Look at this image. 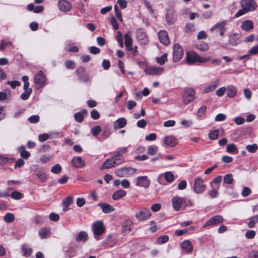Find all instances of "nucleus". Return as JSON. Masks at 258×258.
<instances>
[{
  "label": "nucleus",
  "instance_id": "f3484780",
  "mask_svg": "<svg viewBox=\"0 0 258 258\" xmlns=\"http://www.w3.org/2000/svg\"><path fill=\"white\" fill-rule=\"evenodd\" d=\"M158 36L161 43L165 45L169 44V39L168 34L166 31L161 30L158 32Z\"/></svg>",
  "mask_w": 258,
  "mask_h": 258
},
{
  "label": "nucleus",
  "instance_id": "72a5a7b5",
  "mask_svg": "<svg viewBox=\"0 0 258 258\" xmlns=\"http://www.w3.org/2000/svg\"><path fill=\"white\" fill-rule=\"evenodd\" d=\"M211 187L212 189L208 192L209 196L212 198L217 197L218 195V190L220 185L219 184H216V185Z\"/></svg>",
  "mask_w": 258,
  "mask_h": 258
},
{
  "label": "nucleus",
  "instance_id": "4d7b16f0",
  "mask_svg": "<svg viewBox=\"0 0 258 258\" xmlns=\"http://www.w3.org/2000/svg\"><path fill=\"white\" fill-rule=\"evenodd\" d=\"M116 40L119 43V46L121 47H123V37L120 31L117 32V36L116 37Z\"/></svg>",
  "mask_w": 258,
  "mask_h": 258
},
{
  "label": "nucleus",
  "instance_id": "f704fd0d",
  "mask_svg": "<svg viewBox=\"0 0 258 258\" xmlns=\"http://www.w3.org/2000/svg\"><path fill=\"white\" fill-rule=\"evenodd\" d=\"M18 151L20 153L21 156L24 159H28L30 156V153L26 151L24 146L20 147L18 148Z\"/></svg>",
  "mask_w": 258,
  "mask_h": 258
},
{
  "label": "nucleus",
  "instance_id": "6e6552de",
  "mask_svg": "<svg viewBox=\"0 0 258 258\" xmlns=\"http://www.w3.org/2000/svg\"><path fill=\"white\" fill-rule=\"evenodd\" d=\"M34 82L37 85V89L43 87L45 85L46 79L43 72L39 71L36 74Z\"/></svg>",
  "mask_w": 258,
  "mask_h": 258
},
{
  "label": "nucleus",
  "instance_id": "f03ea898",
  "mask_svg": "<svg viewBox=\"0 0 258 258\" xmlns=\"http://www.w3.org/2000/svg\"><path fill=\"white\" fill-rule=\"evenodd\" d=\"M124 162V159L122 158H114L113 156L110 158L107 159L106 161L103 163L101 170H104L105 169H109L115 166H117L121 164Z\"/></svg>",
  "mask_w": 258,
  "mask_h": 258
},
{
  "label": "nucleus",
  "instance_id": "3c124183",
  "mask_svg": "<svg viewBox=\"0 0 258 258\" xmlns=\"http://www.w3.org/2000/svg\"><path fill=\"white\" fill-rule=\"evenodd\" d=\"M224 182L227 184H231L233 181V176L231 174H226L224 176Z\"/></svg>",
  "mask_w": 258,
  "mask_h": 258
},
{
  "label": "nucleus",
  "instance_id": "0eeeda50",
  "mask_svg": "<svg viewBox=\"0 0 258 258\" xmlns=\"http://www.w3.org/2000/svg\"><path fill=\"white\" fill-rule=\"evenodd\" d=\"M151 213L150 210L146 208L141 209L135 214L136 218L139 221H145L150 218Z\"/></svg>",
  "mask_w": 258,
  "mask_h": 258
},
{
  "label": "nucleus",
  "instance_id": "39448f33",
  "mask_svg": "<svg viewBox=\"0 0 258 258\" xmlns=\"http://www.w3.org/2000/svg\"><path fill=\"white\" fill-rule=\"evenodd\" d=\"M195 96V91L194 89L185 88L182 95L183 103L184 104H188L194 100Z\"/></svg>",
  "mask_w": 258,
  "mask_h": 258
},
{
  "label": "nucleus",
  "instance_id": "9b49d317",
  "mask_svg": "<svg viewBox=\"0 0 258 258\" xmlns=\"http://www.w3.org/2000/svg\"><path fill=\"white\" fill-rule=\"evenodd\" d=\"M186 204V199L178 197H173L172 199V205L175 211H179L181 208L182 205Z\"/></svg>",
  "mask_w": 258,
  "mask_h": 258
},
{
  "label": "nucleus",
  "instance_id": "13d9d810",
  "mask_svg": "<svg viewBox=\"0 0 258 258\" xmlns=\"http://www.w3.org/2000/svg\"><path fill=\"white\" fill-rule=\"evenodd\" d=\"M22 194L18 191H13L11 195V197L12 199L15 200H20L22 198Z\"/></svg>",
  "mask_w": 258,
  "mask_h": 258
},
{
  "label": "nucleus",
  "instance_id": "aec40b11",
  "mask_svg": "<svg viewBox=\"0 0 258 258\" xmlns=\"http://www.w3.org/2000/svg\"><path fill=\"white\" fill-rule=\"evenodd\" d=\"M127 124V120L124 117H120L115 120L113 124L114 129H119L124 127Z\"/></svg>",
  "mask_w": 258,
  "mask_h": 258
},
{
  "label": "nucleus",
  "instance_id": "412c9836",
  "mask_svg": "<svg viewBox=\"0 0 258 258\" xmlns=\"http://www.w3.org/2000/svg\"><path fill=\"white\" fill-rule=\"evenodd\" d=\"M34 172L36 176L41 181L44 182L46 181L47 177L43 168L40 167L36 168Z\"/></svg>",
  "mask_w": 258,
  "mask_h": 258
},
{
  "label": "nucleus",
  "instance_id": "7c9ffc66",
  "mask_svg": "<svg viewBox=\"0 0 258 258\" xmlns=\"http://www.w3.org/2000/svg\"><path fill=\"white\" fill-rule=\"evenodd\" d=\"M88 239L87 233L85 231L80 232L76 236V240L78 242L85 241Z\"/></svg>",
  "mask_w": 258,
  "mask_h": 258
},
{
  "label": "nucleus",
  "instance_id": "c85d7f7f",
  "mask_svg": "<svg viewBox=\"0 0 258 258\" xmlns=\"http://www.w3.org/2000/svg\"><path fill=\"white\" fill-rule=\"evenodd\" d=\"M22 251L25 256L28 257L31 254L33 250L29 245L24 244L22 245Z\"/></svg>",
  "mask_w": 258,
  "mask_h": 258
},
{
  "label": "nucleus",
  "instance_id": "774afa93",
  "mask_svg": "<svg viewBox=\"0 0 258 258\" xmlns=\"http://www.w3.org/2000/svg\"><path fill=\"white\" fill-rule=\"evenodd\" d=\"M251 189L248 187H244L241 192V195L243 197H246L251 194Z\"/></svg>",
  "mask_w": 258,
  "mask_h": 258
},
{
  "label": "nucleus",
  "instance_id": "680f3d73",
  "mask_svg": "<svg viewBox=\"0 0 258 258\" xmlns=\"http://www.w3.org/2000/svg\"><path fill=\"white\" fill-rule=\"evenodd\" d=\"M39 116L38 115H33L28 118V120L31 123H36L39 121Z\"/></svg>",
  "mask_w": 258,
  "mask_h": 258
},
{
  "label": "nucleus",
  "instance_id": "bb28decb",
  "mask_svg": "<svg viewBox=\"0 0 258 258\" xmlns=\"http://www.w3.org/2000/svg\"><path fill=\"white\" fill-rule=\"evenodd\" d=\"M223 221L222 217L220 215H216L210 218L209 221L207 222V225H214L222 222Z\"/></svg>",
  "mask_w": 258,
  "mask_h": 258
},
{
  "label": "nucleus",
  "instance_id": "6e6d98bb",
  "mask_svg": "<svg viewBox=\"0 0 258 258\" xmlns=\"http://www.w3.org/2000/svg\"><path fill=\"white\" fill-rule=\"evenodd\" d=\"M218 130H215L212 132H211L209 134V137L211 140H215L218 138Z\"/></svg>",
  "mask_w": 258,
  "mask_h": 258
},
{
  "label": "nucleus",
  "instance_id": "0e129e2a",
  "mask_svg": "<svg viewBox=\"0 0 258 258\" xmlns=\"http://www.w3.org/2000/svg\"><path fill=\"white\" fill-rule=\"evenodd\" d=\"M243 93L245 98L247 100H250L251 98L252 92L248 88H245L243 90Z\"/></svg>",
  "mask_w": 258,
  "mask_h": 258
},
{
  "label": "nucleus",
  "instance_id": "a878e982",
  "mask_svg": "<svg viewBox=\"0 0 258 258\" xmlns=\"http://www.w3.org/2000/svg\"><path fill=\"white\" fill-rule=\"evenodd\" d=\"M181 248L187 252L192 251L193 247L190 241L188 240H184L181 243Z\"/></svg>",
  "mask_w": 258,
  "mask_h": 258
},
{
  "label": "nucleus",
  "instance_id": "4468645a",
  "mask_svg": "<svg viewBox=\"0 0 258 258\" xmlns=\"http://www.w3.org/2000/svg\"><path fill=\"white\" fill-rule=\"evenodd\" d=\"M150 184V181L146 176H139L137 178L136 185L139 186H142L147 188Z\"/></svg>",
  "mask_w": 258,
  "mask_h": 258
},
{
  "label": "nucleus",
  "instance_id": "a18cd8bd",
  "mask_svg": "<svg viewBox=\"0 0 258 258\" xmlns=\"http://www.w3.org/2000/svg\"><path fill=\"white\" fill-rule=\"evenodd\" d=\"M169 240L168 236L165 235L163 236H161L159 237L157 239V243L159 244H162L165 243H166Z\"/></svg>",
  "mask_w": 258,
  "mask_h": 258
},
{
  "label": "nucleus",
  "instance_id": "8fccbe9b",
  "mask_svg": "<svg viewBox=\"0 0 258 258\" xmlns=\"http://www.w3.org/2000/svg\"><path fill=\"white\" fill-rule=\"evenodd\" d=\"M49 231L46 228H42L39 231V235L41 238L43 239L47 237Z\"/></svg>",
  "mask_w": 258,
  "mask_h": 258
},
{
  "label": "nucleus",
  "instance_id": "a211bd4d",
  "mask_svg": "<svg viewBox=\"0 0 258 258\" xmlns=\"http://www.w3.org/2000/svg\"><path fill=\"white\" fill-rule=\"evenodd\" d=\"M71 163L74 167L77 168H82L85 165V161L80 156L74 157L72 160Z\"/></svg>",
  "mask_w": 258,
  "mask_h": 258
},
{
  "label": "nucleus",
  "instance_id": "b1692460",
  "mask_svg": "<svg viewBox=\"0 0 258 258\" xmlns=\"http://www.w3.org/2000/svg\"><path fill=\"white\" fill-rule=\"evenodd\" d=\"M253 23L250 20H245L242 22L241 28L245 31H249L253 28Z\"/></svg>",
  "mask_w": 258,
  "mask_h": 258
},
{
  "label": "nucleus",
  "instance_id": "7ed1b4c3",
  "mask_svg": "<svg viewBox=\"0 0 258 258\" xmlns=\"http://www.w3.org/2000/svg\"><path fill=\"white\" fill-rule=\"evenodd\" d=\"M95 238L96 240L99 239V236L102 235L105 231L104 224L102 221H98L94 222L92 226Z\"/></svg>",
  "mask_w": 258,
  "mask_h": 258
},
{
  "label": "nucleus",
  "instance_id": "5701e85b",
  "mask_svg": "<svg viewBox=\"0 0 258 258\" xmlns=\"http://www.w3.org/2000/svg\"><path fill=\"white\" fill-rule=\"evenodd\" d=\"M98 206L101 208L104 213H110L114 211V208L107 203H99Z\"/></svg>",
  "mask_w": 258,
  "mask_h": 258
},
{
  "label": "nucleus",
  "instance_id": "423d86ee",
  "mask_svg": "<svg viewBox=\"0 0 258 258\" xmlns=\"http://www.w3.org/2000/svg\"><path fill=\"white\" fill-rule=\"evenodd\" d=\"M184 51L182 47L176 43L174 45L173 52V60L174 62L179 61L183 57Z\"/></svg>",
  "mask_w": 258,
  "mask_h": 258
},
{
  "label": "nucleus",
  "instance_id": "603ef678",
  "mask_svg": "<svg viewBox=\"0 0 258 258\" xmlns=\"http://www.w3.org/2000/svg\"><path fill=\"white\" fill-rule=\"evenodd\" d=\"M61 167L59 164H56L52 167L51 172L54 174H58L61 172Z\"/></svg>",
  "mask_w": 258,
  "mask_h": 258
},
{
  "label": "nucleus",
  "instance_id": "ddd939ff",
  "mask_svg": "<svg viewBox=\"0 0 258 258\" xmlns=\"http://www.w3.org/2000/svg\"><path fill=\"white\" fill-rule=\"evenodd\" d=\"M58 7L60 11L68 12L72 8V4L67 0H60L58 3Z\"/></svg>",
  "mask_w": 258,
  "mask_h": 258
},
{
  "label": "nucleus",
  "instance_id": "bf43d9fd",
  "mask_svg": "<svg viewBox=\"0 0 258 258\" xmlns=\"http://www.w3.org/2000/svg\"><path fill=\"white\" fill-rule=\"evenodd\" d=\"M9 45H12L11 42L6 40H3L2 41L0 44V49L2 50H4Z\"/></svg>",
  "mask_w": 258,
  "mask_h": 258
},
{
  "label": "nucleus",
  "instance_id": "4be33fe9",
  "mask_svg": "<svg viewBox=\"0 0 258 258\" xmlns=\"http://www.w3.org/2000/svg\"><path fill=\"white\" fill-rule=\"evenodd\" d=\"M164 143L168 146L175 147L177 144V140L173 136H167L164 138Z\"/></svg>",
  "mask_w": 258,
  "mask_h": 258
},
{
  "label": "nucleus",
  "instance_id": "6ab92c4d",
  "mask_svg": "<svg viewBox=\"0 0 258 258\" xmlns=\"http://www.w3.org/2000/svg\"><path fill=\"white\" fill-rule=\"evenodd\" d=\"M240 35L238 33L230 34L229 36V42L230 45L235 46L240 42Z\"/></svg>",
  "mask_w": 258,
  "mask_h": 258
},
{
  "label": "nucleus",
  "instance_id": "c756f323",
  "mask_svg": "<svg viewBox=\"0 0 258 258\" xmlns=\"http://www.w3.org/2000/svg\"><path fill=\"white\" fill-rule=\"evenodd\" d=\"M220 81L219 80H216L213 84H211L207 87H206L204 89V92L205 93H208L210 92L214 91L218 86Z\"/></svg>",
  "mask_w": 258,
  "mask_h": 258
},
{
  "label": "nucleus",
  "instance_id": "f257e3e1",
  "mask_svg": "<svg viewBox=\"0 0 258 258\" xmlns=\"http://www.w3.org/2000/svg\"><path fill=\"white\" fill-rule=\"evenodd\" d=\"M211 59V57L208 56L207 57H203L199 54L196 52H192L191 53H187L186 54V61L189 64H192L196 61L201 63H205Z\"/></svg>",
  "mask_w": 258,
  "mask_h": 258
},
{
  "label": "nucleus",
  "instance_id": "e433bc0d",
  "mask_svg": "<svg viewBox=\"0 0 258 258\" xmlns=\"http://www.w3.org/2000/svg\"><path fill=\"white\" fill-rule=\"evenodd\" d=\"M87 113L86 110L83 112H79L75 114L74 118L76 121L78 122H82L84 120V115Z\"/></svg>",
  "mask_w": 258,
  "mask_h": 258
},
{
  "label": "nucleus",
  "instance_id": "37998d69",
  "mask_svg": "<svg viewBox=\"0 0 258 258\" xmlns=\"http://www.w3.org/2000/svg\"><path fill=\"white\" fill-rule=\"evenodd\" d=\"M108 247H112L116 243V239L112 235H109L106 240Z\"/></svg>",
  "mask_w": 258,
  "mask_h": 258
},
{
  "label": "nucleus",
  "instance_id": "c9c22d12",
  "mask_svg": "<svg viewBox=\"0 0 258 258\" xmlns=\"http://www.w3.org/2000/svg\"><path fill=\"white\" fill-rule=\"evenodd\" d=\"M127 152V148L126 147H123L117 151H115L113 153V156L114 158H121V156L123 154H124Z\"/></svg>",
  "mask_w": 258,
  "mask_h": 258
},
{
  "label": "nucleus",
  "instance_id": "49530a36",
  "mask_svg": "<svg viewBox=\"0 0 258 258\" xmlns=\"http://www.w3.org/2000/svg\"><path fill=\"white\" fill-rule=\"evenodd\" d=\"M158 150L157 146L155 145L150 146L148 147L147 153L149 155H154L157 153Z\"/></svg>",
  "mask_w": 258,
  "mask_h": 258
},
{
  "label": "nucleus",
  "instance_id": "58836bf2",
  "mask_svg": "<svg viewBox=\"0 0 258 258\" xmlns=\"http://www.w3.org/2000/svg\"><path fill=\"white\" fill-rule=\"evenodd\" d=\"M164 177L168 182H172L174 180V174L170 171L166 172L164 173Z\"/></svg>",
  "mask_w": 258,
  "mask_h": 258
},
{
  "label": "nucleus",
  "instance_id": "c03bdc74",
  "mask_svg": "<svg viewBox=\"0 0 258 258\" xmlns=\"http://www.w3.org/2000/svg\"><path fill=\"white\" fill-rule=\"evenodd\" d=\"M195 28L193 24L191 23H188L186 24L184 28V31L186 33H192L195 31Z\"/></svg>",
  "mask_w": 258,
  "mask_h": 258
},
{
  "label": "nucleus",
  "instance_id": "338daca9",
  "mask_svg": "<svg viewBox=\"0 0 258 258\" xmlns=\"http://www.w3.org/2000/svg\"><path fill=\"white\" fill-rule=\"evenodd\" d=\"M101 131V127L99 125H96L92 128V133L94 136H97Z\"/></svg>",
  "mask_w": 258,
  "mask_h": 258
},
{
  "label": "nucleus",
  "instance_id": "cd10ccee",
  "mask_svg": "<svg viewBox=\"0 0 258 258\" xmlns=\"http://www.w3.org/2000/svg\"><path fill=\"white\" fill-rule=\"evenodd\" d=\"M133 222L131 220H126L123 224V230L125 233L130 232L133 228Z\"/></svg>",
  "mask_w": 258,
  "mask_h": 258
},
{
  "label": "nucleus",
  "instance_id": "5fc2aeb1",
  "mask_svg": "<svg viewBox=\"0 0 258 258\" xmlns=\"http://www.w3.org/2000/svg\"><path fill=\"white\" fill-rule=\"evenodd\" d=\"M32 92V89L30 88L29 90L28 91H25L24 92H23L21 95V98L24 100H27L29 98L30 94H31Z\"/></svg>",
  "mask_w": 258,
  "mask_h": 258
},
{
  "label": "nucleus",
  "instance_id": "1a4fd4ad",
  "mask_svg": "<svg viewBox=\"0 0 258 258\" xmlns=\"http://www.w3.org/2000/svg\"><path fill=\"white\" fill-rule=\"evenodd\" d=\"M164 71V68L155 66L148 67L145 69V72L146 74L152 76L160 75L163 73Z\"/></svg>",
  "mask_w": 258,
  "mask_h": 258
},
{
  "label": "nucleus",
  "instance_id": "79ce46f5",
  "mask_svg": "<svg viewBox=\"0 0 258 258\" xmlns=\"http://www.w3.org/2000/svg\"><path fill=\"white\" fill-rule=\"evenodd\" d=\"M226 151L229 153H235L238 152L236 146L233 144H230L227 146Z\"/></svg>",
  "mask_w": 258,
  "mask_h": 258
},
{
  "label": "nucleus",
  "instance_id": "a19ab883",
  "mask_svg": "<svg viewBox=\"0 0 258 258\" xmlns=\"http://www.w3.org/2000/svg\"><path fill=\"white\" fill-rule=\"evenodd\" d=\"M248 152L250 153H254L258 150V146L256 144L252 145H248L245 147Z\"/></svg>",
  "mask_w": 258,
  "mask_h": 258
},
{
  "label": "nucleus",
  "instance_id": "2f4dec72",
  "mask_svg": "<svg viewBox=\"0 0 258 258\" xmlns=\"http://www.w3.org/2000/svg\"><path fill=\"white\" fill-rule=\"evenodd\" d=\"M28 9L30 11H33L34 13H39L43 11L44 8L42 6H35L34 4H30L28 6Z\"/></svg>",
  "mask_w": 258,
  "mask_h": 258
},
{
  "label": "nucleus",
  "instance_id": "473e14b6",
  "mask_svg": "<svg viewBox=\"0 0 258 258\" xmlns=\"http://www.w3.org/2000/svg\"><path fill=\"white\" fill-rule=\"evenodd\" d=\"M126 195V191L124 190L119 189L116 190L112 195V199L114 200H118Z\"/></svg>",
  "mask_w": 258,
  "mask_h": 258
},
{
  "label": "nucleus",
  "instance_id": "de8ad7c7",
  "mask_svg": "<svg viewBox=\"0 0 258 258\" xmlns=\"http://www.w3.org/2000/svg\"><path fill=\"white\" fill-rule=\"evenodd\" d=\"M4 220L7 223H11L14 220V216L12 213H8L4 216Z\"/></svg>",
  "mask_w": 258,
  "mask_h": 258
},
{
  "label": "nucleus",
  "instance_id": "69168bd1",
  "mask_svg": "<svg viewBox=\"0 0 258 258\" xmlns=\"http://www.w3.org/2000/svg\"><path fill=\"white\" fill-rule=\"evenodd\" d=\"M73 202V197L72 196H68L63 201V205H66L67 206H70Z\"/></svg>",
  "mask_w": 258,
  "mask_h": 258
},
{
  "label": "nucleus",
  "instance_id": "09e8293b",
  "mask_svg": "<svg viewBox=\"0 0 258 258\" xmlns=\"http://www.w3.org/2000/svg\"><path fill=\"white\" fill-rule=\"evenodd\" d=\"M156 60L160 64H164L167 60V54L166 53H164L161 56L157 57Z\"/></svg>",
  "mask_w": 258,
  "mask_h": 258
},
{
  "label": "nucleus",
  "instance_id": "20e7f679",
  "mask_svg": "<svg viewBox=\"0 0 258 258\" xmlns=\"http://www.w3.org/2000/svg\"><path fill=\"white\" fill-rule=\"evenodd\" d=\"M206 189L204 180L200 177H196L194 180V190L198 194H202Z\"/></svg>",
  "mask_w": 258,
  "mask_h": 258
},
{
  "label": "nucleus",
  "instance_id": "e2e57ef3",
  "mask_svg": "<svg viewBox=\"0 0 258 258\" xmlns=\"http://www.w3.org/2000/svg\"><path fill=\"white\" fill-rule=\"evenodd\" d=\"M248 53L250 55L258 54V44L252 47L248 51Z\"/></svg>",
  "mask_w": 258,
  "mask_h": 258
},
{
  "label": "nucleus",
  "instance_id": "2eb2a0df",
  "mask_svg": "<svg viewBox=\"0 0 258 258\" xmlns=\"http://www.w3.org/2000/svg\"><path fill=\"white\" fill-rule=\"evenodd\" d=\"M76 72L80 81L87 82L89 80V76L85 73V69L84 67L79 68Z\"/></svg>",
  "mask_w": 258,
  "mask_h": 258
},
{
  "label": "nucleus",
  "instance_id": "393cba45",
  "mask_svg": "<svg viewBox=\"0 0 258 258\" xmlns=\"http://www.w3.org/2000/svg\"><path fill=\"white\" fill-rule=\"evenodd\" d=\"M227 95L229 98H233L237 94V90L235 86L230 85L227 88Z\"/></svg>",
  "mask_w": 258,
  "mask_h": 258
},
{
  "label": "nucleus",
  "instance_id": "f8f14e48",
  "mask_svg": "<svg viewBox=\"0 0 258 258\" xmlns=\"http://www.w3.org/2000/svg\"><path fill=\"white\" fill-rule=\"evenodd\" d=\"M241 6L242 8L248 12L253 11L257 5L252 0H243L241 1Z\"/></svg>",
  "mask_w": 258,
  "mask_h": 258
},
{
  "label": "nucleus",
  "instance_id": "052dcab7",
  "mask_svg": "<svg viewBox=\"0 0 258 258\" xmlns=\"http://www.w3.org/2000/svg\"><path fill=\"white\" fill-rule=\"evenodd\" d=\"M125 39V45L128 44H132L133 40L131 36L128 33H125L124 36Z\"/></svg>",
  "mask_w": 258,
  "mask_h": 258
},
{
  "label": "nucleus",
  "instance_id": "dca6fc26",
  "mask_svg": "<svg viewBox=\"0 0 258 258\" xmlns=\"http://www.w3.org/2000/svg\"><path fill=\"white\" fill-rule=\"evenodd\" d=\"M226 25V22L225 21H222L221 22H218L216 23L215 25H214L211 29L210 32H213L215 30H218L219 32V34L221 36H223L225 32V26Z\"/></svg>",
  "mask_w": 258,
  "mask_h": 258
},
{
  "label": "nucleus",
  "instance_id": "ea45409f",
  "mask_svg": "<svg viewBox=\"0 0 258 258\" xmlns=\"http://www.w3.org/2000/svg\"><path fill=\"white\" fill-rule=\"evenodd\" d=\"M196 48L201 51H205L208 50L209 46L207 43L202 42L200 44H196Z\"/></svg>",
  "mask_w": 258,
  "mask_h": 258
},
{
  "label": "nucleus",
  "instance_id": "4c0bfd02",
  "mask_svg": "<svg viewBox=\"0 0 258 258\" xmlns=\"http://www.w3.org/2000/svg\"><path fill=\"white\" fill-rule=\"evenodd\" d=\"M257 222L258 215H255L249 218V222H247V225L249 228H252L254 226L255 224Z\"/></svg>",
  "mask_w": 258,
  "mask_h": 258
},
{
  "label": "nucleus",
  "instance_id": "864d4df0",
  "mask_svg": "<svg viewBox=\"0 0 258 258\" xmlns=\"http://www.w3.org/2000/svg\"><path fill=\"white\" fill-rule=\"evenodd\" d=\"M221 179H222V176H221V175L217 176L210 182L211 186H213L214 185H216V184L219 185V183L221 182Z\"/></svg>",
  "mask_w": 258,
  "mask_h": 258
},
{
  "label": "nucleus",
  "instance_id": "9d476101",
  "mask_svg": "<svg viewBox=\"0 0 258 258\" xmlns=\"http://www.w3.org/2000/svg\"><path fill=\"white\" fill-rule=\"evenodd\" d=\"M136 39L141 44L146 45L148 43V37L146 32L142 29H139L136 31Z\"/></svg>",
  "mask_w": 258,
  "mask_h": 258
}]
</instances>
